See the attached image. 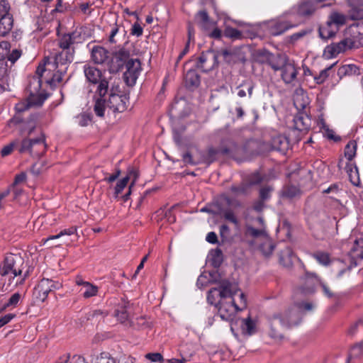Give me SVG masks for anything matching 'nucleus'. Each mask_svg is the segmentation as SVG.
I'll use <instances>...</instances> for the list:
<instances>
[{"mask_svg":"<svg viewBox=\"0 0 363 363\" xmlns=\"http://www.w3.org/2000/svg\"><path fill=\"white\" fill-rule=\"evenodd\" d=\"M272 191V188L270 186H264L261 188L259 190V198L262 201L268 200L271 196V192Z\"/></svg>","mask_w":363,"mask_h":363,"instance_id":"obj_57","label":"nucleus"},{"mask_svg":"<svg viewBox=\"0 0 363 363\" xmlns=\"http://www.w3.org/2000/svg\"><path fill=\"white\" fill-rule=\"evenodd\" d=\"M76 231H77V229L75 227H71V228H69L67 229H64V230H61L57 235H50L48 238H47L46 239H45L44 243H46L47 242L52 240L58 239L64 235H72L76 233Z\"/></svg>","mask_w":363,"mask_h":363,"instance_id":"obj_42","label":"nucleus"},{"mask_svg":"<svg viewBox=\"0 0 363 363\" xmlns=\"http://www.w3.org/2000/svg\"><path fill=\"white\" fill-rule=\"evenodd\" d=\"M359 74V68L353 64L345 65L337 70V75L340 79L345 76H351Z\"/></svg>","mask_w":363,"mask_h":363,"instance_id":"obj_26","label":"nucleus"},{"mask_svg":"<svg viewBox=\"0 0 363 363\" xmlns=\"http://www.w3.org/2000/svg\"><path fill=\"white\" fill-rule=\"evenodd\" d=\"M300 190L295 186H288L284 192V195L288 198H294L299 194Z\"/></svg>","mask_w":363,"mask_h":363,"instance_id":"obj_56","label":"nucleus"},{"mask_svg":"<svg viewBox=\"0 0 363 363\" xmlns=\"http://www.w3.org/2000/svg\"><path fill=\"white\" fill-rule=\"evenodd\" d=\"M294 121L295 128L301 131L308 129L310 125L309 119H304L303 116L295 117Z\"/></svg>","mask_w":363,"mask_h":363,"instance_id":"obj_44","label":"nucleus"},{"mask_svg":"<svg viewBox=\"0 0 363 363\" xmlns=\"http://www.w3.org/2000/svg\"><path fill=\"white\" fill-rule=\"evenodd\" d=\"M84 72L87 81L93 84H98L96 93L101 96H105L108 90V82L103 77L101 72L94 66L85 65Z\"/></svg>","mask_w":363,"mask_h":363,"instance_id":"obj_5","label":"nucleus"},{"mask_svg":"<svg viewBox=\"0 0 363 363\" xmlns=\"http://www.w3.org/2000/svg\"><path fill=\"white\" fill-rule=\"evenodd\" d=\"M13 16L10 3L6 0H0V18Z\"/></svg>","mask_w":363,"mask_h":363,"instance_id":"obj_39","label":"nucleus"},{"mask_svg":"<svg viewBox=\"0 0 363 363\" xmlns=\"http://www.w3.org/2000/svg\"><path fill=\"white\" fill-rule=\"evenodd\" d=\"M267 60L269 66L274 71H280L289 59L284 55H270Z\"/></svg>","mask_w":363,"mask_h":363,"instance_id":"obj_20","label":"nucleus"},{"mask_svg":"<svg viewBox=\"0 0 363 363\" xmlns=\"http://www.w3.org/2000/svg\"><path fill=\"white\" fill-rule=\"evenodd\" d=\"M334 65L323 69L320 71L318 75L314 77V80L318 84H323L328 77L329 74L328 72L332 69Z\"/></svg>","mask_w":363,"mask_h":363,"instance_id":"obj_49","label":"nucleus"},{"mask_svg":"<svg viewBox=\"0 0 363 363\" xmlns=\"http://www.w3.org/2000/svg\"><path fill=\"white\" fill-rule=\"evenodd\" d=\"M24 269V259L20 254L8 253L0 264V276H10L9 281L18 277L16 285H22L29 277L28 269Z\"/></svg>","mask_w":363,"mask_h":363,"instance_id":"obj_2","label":"nucleus"},{"mask_svg":"<svg viewBox=\"0 0 363 363\" xmlns=\"http://www.w3.org/2000/svg\"><path fill=\"white\" fill-rule=\"evenodd\" d=\"M196 21L199 26L204 30L209 28L213 25V22L210 21L208 15L206 11H201L196 15Z\"/></svg>","mask_w":363,"mask_h":363,"instance_id":"obj_30","label":"nucleus"},{"mask_svg":"<svg viewBox=\"0 0 363 363\" xmlns=\"http://www.w3.org/2000/svg\"><path fill=\"white\" fill-rule=\"evenodd\" d=\"M235 294L233 296H230L232 298L231 301H221L219 303L218 315L223 320H232L236 311H239L237 300L235 298Z\"/></svg>","mask_w":363,"mask_h":363,"instance_id":"obj_8","label":"nucleus"},{"mask_svg":"<svg viewBox=\"0 0 363 363\" xmlns=\"http://www.w3.org/2000/svg\"><path fill=\"white\" fill-rule=\"evenodd\" d=\"M218 55L213 50H208L202 52L199 57L197 67L204 72L213 69L218 65Z\"/></svg>","mask_w":363,"mask_h":363,"instance_id":"obj_10","label":"nucleus"},{"mask_svg":"<svg viewBox=\"0 0 363 363\" xmlns=\"http://www.w3.org/2000/svg\"><path fill=\"white\" fill-rule=\"evenodd\" d=\"M225 35L232 39H240L242 37V33L236 28H227L225 30Z\"/></svg>","mask_w":363,"mask_h":363,"instance_id":"obj_52","label":"nucleus"},{"mask_svg":"<svg viewBox=\"0 0 363 363\" xmlns=\"http://www.w3.org/2000/svg\"><path fill=\"white\" fill-rule=\"evenodd\" d=\"M10 49L11 45L8 41L0 42V60H6Z\"/></svg>","mask_w":363,"mask_h":363,"instance_id":"obj_48","label":"nucleus"},{"mask_svg":"<svg viewBox=\"0 0 363 363\" xmlns=\"http://www.w3.org/2000/svg\"><path fill=\"white\" fill-rule=\"evenodd\" d=\"M230 191L235 195L245 194L246 191V186L244 184H241L240 186H232L230 187Z\"/></svg>","mask_w":363,"mask_h":363,"instance_id":"obj_63","label":"nucleus"},{"mask_svg":"<svg viewBox=\"0 0 363 363\" xmlns=\"http://www.w3.org/2000/svg\"><path fill=\"white\" fill-rule=\"evenodd\" d=\"M126 72L124 73V79L126 84L133 86L141 71V64L138 59H128L125 63Z\"/></svg>","mask_w":363,"mask_h":363,"instance_id":"obj_9","label":"nucleus"},{"mask_svg":"<svg viewBox=\"0 0 363 363\" xmlns=\"http://www.w3.org/2000/svg\"><path fill=\"white\" fill-rule=\"evenodd\" d=\"M145 358L150 360L152 362H163V357L159 352L147 353L145 354Z\"/></svg>","mask_w":363,"mask_h":363,"instance_id":"obj_59","label":"nucleus"},{"mask_svg":"<svg viewBox=\"0 0 363 363\" xmlns=\"http://www.w3.org/2000/svg\"><path fill=\"white\" fill-rule=\"evenodd\" d=\"M96 363H115V360L107 354H101L97 357Z\"/></svg>","mask_w":363,"mask_h":363,"instance_id":"obj_62","label":"nucleus"},{"mask_svg":"<svg viewBox=\"0 0 363 363\" xmlns=\"http://www.w3.org/2000/svg\"><path fill=\"white\" fill-rule=\"evenodd\" d=\"M33 145V156L38 157L42 156L46 150L44 136L42 135L38 138H34Z\"/></svg>","mask_w":363,"mask_h":363,"instance_id":"obj_24","label":"nucleus"},{"mask_svg":"<svg viewBox=\"0 0 363 363\" xmlns=\"http://www.w3.org/2000/svg\"><path fill=\"white\" fill-rule=\"evenodd\" d=\"M128 100L125 96L111 93L107 102V107L113 112H123L128 107Z\"/></svg>","mask_w":363,"mask_h":363,"instance_id":"obj_14","label":"nucleus"},{"mask_svg":"<svg viewBox=\"0 0 363 363\" xmlns=\"http://www.w3.org/2000/svg\"><path fill=\"white\" fill-rule=\"evenodd\" d=\"M104 96H99V98L96 100L94 111L96 116L103 117L104 116V111L107 106V103L104 99Z\"/></svg>","mask_w":363,"mask_h":363,"instance_id":"obj_35","label":"nucleus"},{"mask_svg":"<svg viewBox=\"0 0 363 363\" xmlns=\"http://www.w3.org/2000/svg\"><path fill=\"white\" fill-rule=\"evenodd\" d=\"M130 305L125 301H121L114 311V316L117 320L125 326H133V320L130 315Z\"/></svg>","mask_w":363,"mask_h":363,"instance_id":"obj_11","label":"nucleus"},{"mask_svg":"<svg viewBox=\"0 0 363 363\" xmlns=\"http://www.w3.org/2000/svg\"><path fill=\"white\" fill-rule=\"evenodd\" d=\"M346 171L349 174L350 181L355 186H359L360 184L359 178L358 176L357 167L354 165L352 167V164H347L345 167Z\"/></svg>","mask_w":363,"mask_h":363,"instance_id":"obj_32","label":"nucleus"},{"mask_svg":"<svg viewBox=\"0 0 363 363\" xmlns=\"http://www.w3.org/2000/svg\"><path fill=\"white\" fill-rule=\"evenodd\" d=\"M110 52L101 46H94L91 50V59L96 64L108 63Z\"/></svg>","mask_w":363,"mask_h":363,"instance_id":"obj_17","label":"nucleus"},{"mask_svg":"<svg viewBox=\"0 0 363 363\" xmlns=\"http://www.w3.org/2000/svg\"><path fill=\"white\" fill-rule=\"evenodd\" d=\"M280 72L281 78L286 84H294L298 71L293 61L289 60Z\"/></svg>","mask_w":363,"mask_h":363,"instance_id":"obj_13","label":"nucleus"},{"mask_svg":"<svg viewBox=\"0 0 363 363\" xmlns=\"http://www.w3.org/2000/svg\"><path fill=\"white\" fill-rule=\"evenodd\" d=\"M21 55V51L18 49H14L11 51V52L9 53V55L6 57V61H10L11 64H13Z\"/></svg>","mask_w":363,"mask_h":363,"instance_id":"obj_58","label":"nucleus"},{"mask_svg":"<svg viewBox=\"0 0 363 363\" xmlns=\"http://www.w3.org/2000/svg\"><path fill=\"white\" fill-rule=\"evenodd\" d=\"M337 31V29L335 28L328 21H327L325 26H320L319 28V35L322 39L326 40L333 38Z\"/></svg>","mask_w":363,"mask_h":363,"instance_id":"obj_28","label":"nucleus"},{"mask_svg":"<svg viewBox=\"0 0 363 363\" xmlns=\"http://www.w3.org/2000/svg\"><path fill=\"white\" fill-rule=\"evenodd\" d=\"M315 10V6L312 1H305L301 2L296 9V12L301 16H311Z\"/></svg>","mask_w":363,"mask_h":363,"instance_id":"obj_23","label":"nucleus"},{"mask_svg":"<svg viewBox=\"0 0 363 363\" xmlns=\"http://www.w3.org/2000/svg\"><path fill=\"white\" fill-rule=\"evenodd\" d=\"M79 35L73 32L63 35L59 40V46L62 51L55 55V63L62 65L70 63L74 59V50L70 49V45L76 43L77 38Z\"/></svg>","mask_w":363,"mask_h":363,"instance_id":"obj_4","label":"nucleus"},{"mask_svg":"<svg viewBox=\"0 0 363 363\" xmlns=\"http://www.w3.org/2000/svg\"><path fill=\"white\" fill-rule=\"evenodd\" d=\"M99 291L98 286L91 284H84V286L82 287L81 291H82V296L85 298H89L92 296L97 295Z\"/></svg>","mask_w":363,"mask_h":363,"instance_id":"obj_33","label":"nucleus"},{"mask_svg":"<svg viewBox=\"0 0 363 363\" xmlns=\"http://www.w3.org/2000/svg\"><path fill=\"white\" fill-rule=\"evenodd\" d=\"M45 97H38V101L34 98L28 97L27 100L19 102L15 106L17 112H23L31 106H40L45 100Z\"/></svg>","mask_w":363,"mask_h":363,"instance_id":"obj_19","label":"nucleus"},{"mask_svg":"<svg viewBox=\"0 0 363 363\" xmlns=\"http://www.w3.org/2000/svg\"><path fill=\"white\" fill-rule=\"evenodd\" d=\"M313 257L315 260L324 266H327L330 262V258L328 253L323 252H317L313 255Z\"/></svg>","mask_w":363,"mask_h":363,"instance_id":"obj_46","label":"nucleus"},{"mask_svg":"<svg viewBox=\"0 0 363 363\" xmlns=\"http://www.w3.org/2000/svg\"><path fill=\"white\" fill-rule=\"evenodd\" d=\"M128 59V53L125 50H120L114 55H110L107 65L111 73L118 72Z\"/></svg>","mask_w":363,"mask_h":363,"instance_id":"obj_12","label":"nucleus"},{"mask_svg":"<svg viewBox=\"0 0 363 363\" xmlns=\"http://www.w3.org/2000/svg\"><path fill=\"white\" fill-rule=\"evenodd\" d=\"M238 290V286L230 283L228 281H223L220 283L219 289L213 288L208 291L207 294V301L211 305H216V301L218 298H227L233 296Z\"/></svg>","mask_w":363,"mask_h":363,"instance_id":"obj_6","label":"nucleus"},{"mask_svg":"<svg viewBox=\"0 0 363 363\" xmlns=\"http://www.w3.org/2000/svg\"><path fill=\"white\" fill-rule=\"evenodd\" d=\"M239 292V289L238 288V290L236 291V294ZM235 299L237 300V305H238V310L242 311L247 306V298L245 297V295L240 292L239 294H235Z\"/></svg>","mask_w":363,"mask_h":363,"instance_id":"obj_50","label":"nucleus"},{"mask_svg":"<svg viewBox=\"0 0 363 363\" xmlns=\"http://www.w3.org/2000/svg\"><path fill=\"white\" fill-rule=\"evenodd\" d=\"M298 23H291L289 21H280L277 23L272 28V33L274 35H281L289 29L297 26Z\"/></svg>","mask_w":363,"mask_h":363,"instance_id":"obj_29","label":"nucleus"},{"mask_svg":"<svg viewBox=\"0 0 363 363\" xmlns=\"http://www.w3.org/2000/svg\"><path fill=\"white\" fill-rule=\"evenodd\" d=\"M21 298V295L18 293H14L12 294V296L9 298L8 301L2 306L1 308V311H4L6 310L7 308H13L17 306L18 303H19L20 300Z\"/></svg>","mask_w":363,"mask_h":363,"instance_id":"obj_36","label":"nucleus"},{"mask_svg":"<svg viewBox=\"0 0 363 363\" xmlns=\"http://www.w3.org/2000/svg\"><path fill=\"white\" fill-rule=\"evenodd\" d=\"M363 354V341L354 345L350 351L348 357L347 359V362L352 359H357L360 357Z\"/></svg>","mask_w":363,"mask_h":363,"instance_id":"obj_34","label":"nucleus"},{"mask_svg":"<svg viewBox=\"0 0 363 363\" xmlns=\"http://www.w3.org/2000/svg\"><path fill=\"white\" fill-rule=\"evenodd\" d=\"M216 151L213 148H209L208 151L204 153L201 159V163L211 164L216 160Z\"/></svg>","mask_w":363,"mask_h":363,"instance_id":"obj_43","label":"nucleus"},{"mask_svg":"<svg viewBox=\"0 0 363 363\" xmlns=\"http://www.w3.org/2000/svg\"><path fill=\"white\" fill-rule=\"evenodd\" d=\"M17 142L11 143L6 146H4L1 150V155L2 157H6L11 154L12 150L15 148L16 150Z\"/></svg>","mask_w":363,"mask_h":363,"instance_id":"obj_60","label":"nucleus"},{"mask_svg":"<svg viewBox=\"0 0 363 363\" xmlns=\"http://www.w3.org/2000/svg\"><path fill=\"white\" fill-rule=\"evenodd\" d=\"M301 320L299 308H289L281 313H276L269 318V336L275 340L282 338L280 328L289 329L297 325Z\"/></svg>","mask_w":363,"mask_h":363,"instance_id":"obj_1","label":"nucleus"},{"mask_svg":"<svg viewBox=\"0 0 363 363\" xmlns=\"http://www.w3.org/2000/svg\"><path fill=\"white\" fill-rule=\"evenodd\" d=\"M274 246L273 243L269 240H266L260 246L259 250L262 252L264 256L269 257L272 254L274 251Z\"/></svg>","mask_w":363,"mask_h":363,"instance_id":"obj_45","label":"nucleus"},{"mask_svg":"<svg viewBox=\"0 0 363 363\" xmlns=\"http://www.w3.org/2000/svg\"><path fill=\"white\" fill-rule=\"evenodd\" d=\"M126 177H129V180L131 179H133V182L130 184V186H133L138 177V173L134 168L130 167L128 168Z\"/></svg>","mask_w":363,"mask_h":363,"instance_id":"obj_61","label":"nucleus"},{"mask_svg":"<svg viewBox=\"0 0 363 363\" xmlns=\"http://www.w3.org/2000/svg\"><path fill=\"white\" fill-rule=\"evenodd\" d=\"M346 33L347 35L346 38L327 48L332 55H337L348 49L358 48L363 45V21L350 25Z\"/></svg>","mask_w":363,"mask_h":363,"instance_id":"obj_3","label":"nucleus"},{"mask_svg":"<svg viewBox=\"0 0 363 363\" xmlns=\"http://www.w3.org/2000/svg\"><path fill=\"white\" fill-rule=\"evenodd\" d=\"M13 16L0 18V37H6L13 27Z\"/></svg>","mask_w":363,"mask_h":363,"instance_id":"obj_25","label":"nucleus"},{"mask_svg":"<svg viewBox=\"0 0 363 363\" xmlns=\"http://www.w3.org/2000/svg\"><path fill=\"white\" fill-rule=\"evenodd\" d=\"M33 139L24 138L21 142H17L16 150L20 153H28L33 156Z\"/></svg>","mask_w":363,"mask_h":363,"instance_id":"obj_27","label":"nucleus"},{"mask_svg":"<svg viewBox=\"0 0 363 363\" xmlns=\"http://www.w3.org/2000/svg\"><path fill=\"white\" fill-rule=\"evenodd\" d=\"M362 6H350L349 17L352 20H362L363 19V9Z\"/></svg>","mask_w":363,"mask_h":363,"instance_id":"obj_40","label":"nucleus"},{"mask_svg":"<svg viewBox=\"0 0 363 363\" xmlns=\"http://www.w3.org/2000/svg\"><path fill=\"white\" fill-rule=\"evenodd\" d=\"M12 82L11 69L6 60H0V88L3 91L9 90Z\"/></svg>","mask_w":363,"mask_h":363,"instance_id":"obj_16","label":"nucleus"},{"mask_svg":"<svg viewBox=\"0 0 363 363\" xmlns=\"http://www.w3.org/2000/svg\"><path fill=\"white\" fill-rule=\"evenodd\" d=\"M90 121V117L86 114H81L78 116V123L80 126H86Z\"/></svg>","mask_w":363,"mask_h":363,"instance_id":"obj_64","label":"nucleus"},{"mask_svg":"<svg viewBox=\"0 0 363 363\" xmlns=\"http://www.w3.org/2000/svg\"><path fill=\"white\" fill-rule=\"evenodd\" d=\"M62 286V284L58 281L43 278L35 288L34 294L38 299L43 302L47 298L49 293L61 289Z\"/></svg>","mask_w":363,"mask_h":363,"instance_id":"obj_7","label":"nucleus"},{"mask_svg":"<svg viewBox=\"0 0 363 363\" xmlns=\"http://www.w3.org/2000/svg\"><path fill=\"white\" fill-rule=\"evenodd\" d=\"M295 255L289 247L283 249L279 254V262L284 267L290 268L293 265Z\"/></svg>","mask_w":363,"mask_h":363,"instance_id":"obj_21","label":"nucleus"},{"mask_svg":"<svg viewBox=\"0 0 363 363\" xmlns=\"http://www.w3.org/2000/svg\"><path fill=\"white\" fill-rule=\"evenodd\" d=\"M66 68L63 70H57L52 74L51 76L52 79H50V86H56L57 84L60 83L62 80V77L64 73L65 72Z\"/></svg>","mask_w":363,"mask_h":363,"instance_id":"obj_47","label":"nucleus"},{"mask_svg":"<svg viewBox=\"0 0 363 363\" xmlns=\"http://www.w3.org/2000/svg\"><path fill=\"white\" fill-rule=\"evenodd\" d=\"M347 16L346 15L337 11H333L330 14L328 21L337 30L339 27L347 23Z\"/></svg>","mask_w":363,"mask_h":363,"instance_id":"obj_22","label":"nucleus"},{"mask_svg":"<svg viewBox=\"0 0 363 363\" xmlns=\"http://www.w3.org/2000/svg\"><path fill=\"white\" fill-rule=\"evenodd\" d=\"M128 181H129V177H126V176H125L124 178H123L122 179L119 180L117 182L116 186L115 187V194H116V196L122 192L123 189L128 184Z\"/></svg>","mask_w":363,"mask_h":363,"instance_id":"obj_54","label":"nucleus"},{"mask_svg":"<svg viewBox=\"0 0 363 363\" xmlns=\"http://www.w3.org/2000/svg\"><path fill=\"white\" fill-rule=\"evenodd\" d=\"M186 81L189 85L196 86L200 83V78L194 70H189L186 74Z\"/></svg>","mask_w":363,"mask_h":363,"instance_id":"obj_41","label":"nucleus"},{"mask_svg":"<svg viewBox=\"0 0 363 363\" xmlns=\"http://www.w3.org/2000/svg\"><path fill=\"white\" fill-rule=\"evenodd\" d=\"M223 217L225 220L233 223L235 225H238V220L232 210L226 209L223 211Z\"/></svg>","mask_w":363,"mask_h":363,"instance_id":"obj_53","label":"nucleus"},{"mask_svg":"<svg viewBox=\"0 0 363 363\" xmlns=\"http://www.w3.org/2000/svg\"><path fill=\"white\" fill-rule=\"evenodd\" d=\"M241 329L242 333L247 335H252L255 333V323L250 318V317H247V318H244L241 320Z\"/></svg>","mask_w":363,"mask_h":363,"instance_id":"obj_31","label":"nucleus"},{"mask_svg":"<svg viewBox=\"0 0 363 363\" xmlns=\"http://www.w3.org/2000/svg\"><path fill=\"white\" fill-rule=\"evenodd\" d=\"M59 64H54L50 62L48 59H45L44 62L43 64H40L37 67L35 74L39 77L42 79L43 82L50 84V79L51 76H52V69L55 67V66H58Z\"/></svg>","mask_w":363,"mask_h":363,"instance_id":"obj_15","label":"nucleus"},{"mask_svg":"<svg viewBox=\"0 0 363 363\" xmlns=\"http://www.w3.org/2000/svg\"><path fill=\"white\" fill-rule=\"evenodd\" d=\"M40 115L39 114H32L30 118L27 121V130L28 134H30L35 128L37 125V122L39 120Z\"/></svg>","mask_w":363,"mask_h":363,"instance_id":"obj_51","label":"nucleus"},{"mask_svg":"<svg viewBox=\"0 0 363 363\" xmlns=\"http://www.w3.org/2000/svg\"><path fill=\"white\" fill-rule=\"evenodd\" d=\"M132 327L136 329L146 328L148 327V322L145 317L140 316L137 318L135 320H133V325Z\"/></svg>","mask_w":363,"mask_h":363,"instance_id":"obj_55","label":"nucleus"},{"mask_svg":"<svg viewBox=\"0 0 363 363\" xmlns=\"http://www.w3.org/2000/svg\"><path fill=\"white\" fill-rule=\"evenodd\" d=\"M272 147L274 150H284L288 147V141L285 137L279 135L272 140Z\"/></svg>","mask_w":363,"mask_h":363,"instance_id":"obj_38","label":"nucleus"},{"mask_svg":"<svg viewBox=\"0 0 363 363\" xmlns=\"http://www.w3.org/2000/svg\"><path fill=\"white\" fill-rule=\"evenodd\" d=\"M357 143L354 140L350 141L345 147V156L349 160L352 161L356 155Z\"/></svg>","mask_w":363,"mask_h":363,"instance_id":"obj_37","label":"nucleus"},{"mask_svg":"<svg viewBox=\"0 0 363 363\" xmlns=\"http://www.w3.org/2000/svg\"><path fill=\"white\" fill-rule=\"evenodd\" d=\"M43 82L42 79L36 74L30 79L27 87L28 91L30 92V97L34 98L36 101H38V97H44L40 94Z\"/></svg>","mask_w":363,"mask_h":363,"instance_id":"obj_18","label":"nucleus"}]
</instances>
